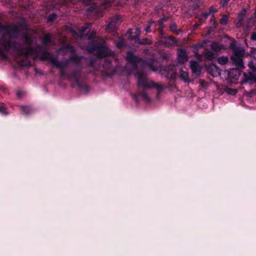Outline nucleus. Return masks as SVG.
I'll return each mask as SVG.
<instances>
[{
    "mask_svg": "<svg viewBox=\"0 0 256 256\" xmlns=\"http://www.w3.org/2000/svg\"><path fill=\"white\" fill-rule=\"evenodd\" d=\"M226 92L228 94L234 96L236 94V93L238 92V90L232 88H227L226 89Z\"/></svg>",
    "mask_w": 256,
    "mask_h": 256,
    "instance_id": "37",
    "label": "nucleus"
},
{
    "mask_svg": "<svg viewBox=\"0 0 256 256\" xmlns=\"http://www.w3.org/2000/svg\"><path fill=\"white\" fill-rule=\"evenodd\" d=\"M214 24H216V22H214Z\"/></svg>",
    "mask_w": 256,
    "mask_h": 256,
    "instance_id": "55",
    "label": "nucleus"
},
{
    "mask_svg": "<svg viewBox=\"0 0 256 256\" xmlns=\"http://www.w3.org/2000/svg\"><path fill=\"white\" fill-rule=\"evenodd\" d=\"M16 94L18 96V97H20L21 94H22V92H21L20 91H18L17 92H16Z\"/></svg>",
    "mask_w": 256,
    "mask_h": 256,
    "instance_id": "53",
    "label": "nucleus"
},
{
    "mask_svg": "<svg viewBox=\"0 0 256 256\" xmlns=\"http://www.w3.org/2000/svg\"><path fill=\"white\" fill-rule=\"evenodd\" d=\"M0 113L2 114L4 116L7 115L8 114V112L4 104H0Z\"/></svg>",
    "mask_w": 256,
    "mask_h": 256,
    "instance_id": "32",
    "label": "nucleus"
},
{
    "mask_svg": "<svg viewBox=\"0 0 256 256\" xmlns=\"http://www.w3.org/2000/svg\"><path fill=\"white\" fill-rule=\"evenodd\" d=\"M230 0H220V4L222 6H225L228 4Z\"/></svg>",
    "mask_w": 256,
    "mask_h": 256,
    "instance_id": "48",
    "label": "nucleus"
},
{
    "mask_svg": "<svg viewBox=\"0 0 256 256\" xmlns=\"http://www.w3.org/2000/svg\"><path fill=\"white\" fill-rule=\"evenodd\" d=\"M248 66L250 70L256 74V64L251 62L248 63Z\"/></svg>",
    "mask_w": 256,
    "mask_h": 256,
    "instance_id": "34",
    "label": "nucleus"
},
{
    "mask_svg": "<svg viewBox=\"0 0 256 256\" xmlns=\"http://www.w3.org/2000/svg\"><path fill=\"white\" fill-rule=\"evenodd\" d=\"M88 2H90V1H91V0H88Z\"/></svg>",
    "mask_w": 256,
    "mask_h": 256,
    "instance_id": "56",
    "label": "nucleus"
},
{
    "mask_svg": "<svg viewBox=\"0 0 256 256\" xmlns=\"http://www.w3.org/2000/svg\"><path fill=\"white\" fill-rule=\"evenodd\" d=\"M40 50V46L34 48L30 46H28L26 48L22 50V52L24 54V60H20V64L22 66H30V62L28 60V56L32 54H36Z\"/></svg>",
    "mask_w": 256,
    "mask_h": 256,
    "instance_id": "5",
    "label": "nucleus"
},
{
    "mask_svg": "<svg viewBox=\"0 0 256 256\" xmlns=\"http://www.w3.org/2000/svg\"><path fill=\"white\" fill-rule=\"evenodd\" d=\"M210 48L212 50L216 52H220L222 50H226V48L222 44H220L216 42H214L210 44Z\"/></svg>",
    "mask_w": 256,
    "mask_h": 256,
    "instance_id": "19",
    "label": "nucleus"
},
{
    "mask_svg": "<svg viewBox=\"0 0 256 256\" xmlns=\"http://www.w3.org/2000/svg\"><path fill=\"white\" fill-rule=\"evenodd\" d=\"M134 98L135 101L137 102H138V98H137L136 96L134 95Z\"/></svg>",
    "mask_w": 256,
    "mask_h": 256,
    "instance_id": "54",
    "label": "nucleus"
},
{
    "mask_svg": "<svg viewBox=\"0 0 256 256\" xmlns=\"http://www.w3.org/2000/svg\"><path fill=\"white\" fill-rule=\"evenodd\" d=\"M190 64L192 72L199 75L201 72L199 62L197 61L191 60L190 62Z\"/></svg>",
    "mask_w": 256,
    "mask_h": 256,
    "instance_id": "16",
    "label": "nucleus"
},
{
    "mask_svg": "<svg viewBox=\"0 0 256 256\" xmlns=\"http://www.w3.org/2000/svg\"><path fill=\"white\" fill-rule=\"evenodd\" d=\"M152 26H150V24L148 22V25L146 26V28H145V31L146 33H148V32H150L151 31H152V30H151V28Z\"/></svg>",
    "mask_w": 256,
    "mask_h": 256,
    "instance_id": "47",
    "label": "nucleus"
},
{
    "mask_svg": "<svg viewBox=\"0 0 256 256\" xmlns=\"http://www.w3.org/2000/svg\"><path fill=\"white\" fill-rule=\"evenodd\" d=\"M127 62L131 64L134 69H137L138 64L142 62L144 66H148L153 71H156L158 67L154 64V61L153 59L143 60L142 58L135 56L132 51H128L126 56Z\"/></svg>",
    "mask_w": 256,
    "mask_h": 256,
    "instance_id": "2",
    "label": "nucleus"
},
{
    "mask_svg": "<svg viewBox=\"0 0 256 256\" xmlns=\"http://www.w3.org/2000/svg\"><path fill=\"white\" fill-rule=\"evenodd\" d=\"M90 23H86L84 26L80 28V35H83L84 32L91 26Z\"/></svg>",
    "mask_w": 256,
    "mask_h": 256,
    "instance_id": "30",
    "label": "nucleus"
},
{
    "mask_svg": "<svg viewBox=\"0 0 256 256\" xmlns=\"http://www.w3.org/2000/svg\"><path fill=\"white\" fill-rule=\"evenodd\" d=\"M188 56L186 50L183 48L178 49L177 52V59L179 64H184L188 60Z\"/></svg>",
    "mask_w": 256,
    "mask_h": 256,
    "instance_id": "11",
    "label": "nucleus"
},
{
    "mask_svg": "<svg viewBox=\"0 0 256 256\" xmlns=\"http://www.w3.org/2000/svg\"><path fill=\"white\" fill-rule=\"evenodd\" d=\"M195 56H196V57L198 59V60H200V58H201V55H200V54L198 53V52H195Z\"/></svg>",
    "mask_w": 256,
    "mask_h": 256,
    "instance_id": "49",
    "label": "nucleus"
},
{
    "mask_svg": "<svg viewBox=\"0 0 256 256\" xmlns=\"http://www.w3.org/2000/svg\"><path fill=\"white\" fill-rule=\"evenodd\" d=\"M112 60L110 58L106 57L104 60V63L102 64V66L105 68V72L108 76H112L116 72V68L112 70Z\"/></svg>",
    "mask_w": 256,
    "mask_h": 256,
    "instance_id": "7",
    "label": "nucleus"
},
{
    "mask_svg": "<svg viewBox=\"0 0 256 256\" xmlns=\"http://www.w3.org/2000/svg\"><path fill=\"white\" fill-rule=\"evenodd\" d=\"M42 41L44 46H47L52 41V36L50 34H46L42 38Z\"/></svg>",
    "mask_w": 256,
    "mask_h": 256,
    "instance_id": "21",
    "label": "nucleus"
},
{
    "mask_svg": "<svg viewBox=\"0 0 256 256\" xmlns=\"http://www.w3.org/2000/svg\"><path fill=\"white\" fill-rule=\"evenodd\" d=\"M138 84L140 86H142L144 88H156L158 90V96L159 94L164 90V87L162 85L153 81H148L147 78L143 75L142 73L138 74Z\"/></svg>",
    "mask_w": 256,
    "mask_h": 256,
    "instance_id": "4",
    "label": "nucleus"
},
{
    "mask_svg": "<svg viewBox=\"0 0 256 256\" xmlns=\"http://www.w3.org/2000/svg\"><path fill=\"white\" fill-rule=\"evenodd\" d=\"M52 62L53 66H56L57 68H64L68 66L70 61L68 60L60 62L58 60V57L56 56L55 60H52Z\"/></svg>",
    "mask_w": 256,
    "mask_h": 256,
    "instance_id": "15",
    "label": "nucleus"
},
{
    "mask_svg": "<svg viewBox=\"0 0 256 256\" xmlns=\"http://www.w3.org/2000/svg\"><path fill=\"white\" fill-rule=\"evenodd\" d=\"M168 18H169L168 16H166L164 15L162 18H160L159 20H158V23L160 26V28H158L159 34H164V29L165 28V26L164 24V22L168 21Z\"/></svg>",
    "mask_w": 256,
    "mask_h": 256,
    "instance_id": "18",
    "label": "nucleus"
},
{
    "mask_svg": "<svg viewBox=\"0 0 256 256\" xmlns=\"http://www.w3.org/2000/svg\"><path fill=\"white\" fill-rule=\"evenodd\" d=\"M84 58V56H78V54H75V53L73 54H71V56L68 58L69 60L76 66V68L74 70H80V78L82 75V71L84 68L83 66H82V60Z\"/></svg>",
    "mask_w": 256,
    "mask_h": 256,
    "instance_id": "6",
    "label": "nucleus"
},
{
    "mask_svg": "<svg viewBox=\"0 0 256 256\" xmlns=\"http://www.w3.org/2000/svg\"><path fill=\"white\" fill-rule=\"evenodd\" d=\"M250 53L251 56H252L254 58L256 59V48H252Z\"/></svg>",
    "mask_w": 256,
    "mask_h": 256,
    "instance_id": "43",
    "label": "nucleus"
},
{
    "mask_svg": "<svg viewBox=\"0 0 256 256\" xmlns=\"http://www.w3.org/2000/svg\"><path fill=\"white\" fill-rule=\"evenodd\" d=\"M176 72H172V74L171 75L172 78H174L176 76Z\"/></svg>",
    "mask_w": 256,
    "mask_h": 256,
    "instance_id": "52",
    "label": "nucleus"
},
{
    "mask_svg": "<svg viewBox=\"0 0 256 256\" xmlns=\"http://www.w3.org/2000/svg\"><path fill=\"white\" fill-rule=\"evenodd\" d=\"M112 52L107 46L100 44L96 52V56L98 58L102 59L111 56Z\"/></svg>",
    "mask_w": 256,
    "mask_h": 256,
    "instance_id": "8",
    "label": "nucleus"
},
{
    "mask_svg": "<svg viewBox=\"0 0 256 256\" xmlns=\"http://www.w3.org/2000/svg\"><path fill=\"white\" fill-rule=\"evenodd\" d=\"M238 72V70L237 69H236V70H232L230 72V75L232 74L234 72Z\"/></svg>",
    "mask_w": 256,
    "mask_h": 256,
    "instance_id": "51",
    "label": "nucleus"
},
{
    "mask_svg": "<svg viewBox=\"0 0 256 256\" xmlns=\"http://www.w3.org/2000/svg\"><path fill=\"white\" fill-rule=\"evenodd\" d=\"M250 40L253 41H256V32H252L251 34Z\"/></svg>",
    "mask_w": 256,
    "mask_h": 256,
    "instance_id": "46",
    "label": "nucleus"
},
{
    "mask_svg": "<svg viewBox=\"0 0 256 256\" xmlns=\"http://www.w3.org/2000/svg\"><path fill=\"white\" fill-rule=\"evenodd\" d=\"M84 59L86 60V64L88 66L93 67L95 64L96 61L94 59L84 57Z\"/></svg>",
    "mask_w": 256,
    "mask_h": 256,
    "instance_id": "29",
    "label": "nucleus"
},
{
    "mask_svg": "<svg viewBox=\"0 0 256 256\" xmlns=\"http://www.w3.org/2000/svg\"><path fill=\"white\" fill-rule=\"evenodd\" d=\"M228 61V58L227 56H222L218 58V62L219 64L222 65L226 64Z\"/></svg>",
    "mask_w": 256,
    "mask_h": 256,
    "instance_id": "27",
    "label": "nucleus"
},
{
    "mask_svg": "<svg viewBox=\"0 0 256 256\" xmlns=\"http://www.w3.org/2000/svg\"><path fill=\"white\" fill-rule=\"evenodd\" d=\"M140 96L146 102H149L150 101V98L144 90H142L140 93Z\"/></svg>",
    "mask_w": 256,
    "mask_h": 256,
    "instance_id": "28",
    "label": "nucleus"
},
{
    "mask_svg": "<svg viewBox=\"0 0 256 256\" xmlns=\"http://www.w3.org/2000/svg\"><path fill=\"white\" fill-rule=\"evenodd\" d=\"M228 17L226 15H224L220 19V23L222 24L226 25L228 24Z\"/></svg>",
    "mask_w": 256,
    "mask_h": 256,
    "instance_id": "38",
    "label": "nucleus"
},
{
    "mask_svg": "<svg viewBox=\"0 0 256 256\" xmlns=\"http://www.w3.org/2000/svg\"><path fill=\"white\" fill-rule=\"evenodd\" d=\"M209 16V14L208 12H204L202 14V17L200 18V20H206L208 16Z\"/></svg>",
    "mask_w": 256,
    "mask_h": 256,
    "instance_id": "45",
    "label": "nucleus"
},
{
    "mask_svg": "<svg viewBox=\"0 0 256 256\" xmlns=\"http://www.w3.org/2000/svg\"><path fill=\"white\" fill-rule=\"evenodd\" d=\"M38 56H39L42 60H48L53 65L52 60H55L56 56H54L48 51H43L41 50L40 46V50L38 54H36Z\"/></svg>",
    "mask_w": 256,
    "mask_h": 256,
    "instance_id": "10",
    "label": "nucleus"
},
{
    "mask_svg": "<svg viewBox=\"0 0 256 256\" xmlns=\"http://www.w3.org/2000/svg\"><path fill=\"white\" fill-rule=\"evenodd\" d=\"M60 72V77L64 78L69 81H74L80 90H84L88 92L90 88L88 85L82 82L80 78V70H72L71 72H66L64 68H58Z\"/></svg>",
    "mask_w": 256,
    "mask_h": 256,
    "instance_id": "3",
    "label": "nucleus"
},
{
    "mask_svg": "<svg viewBox=\"0 0 256 256\" xmlns=\"http://www.w3.org/2000/svg\"><path fill=\"white\" fill-rule=\"evenodd\" d=\"M207 70L212 76L215 77L220 75V70L215 64H212L206 67Z\"/></svg>",
    "mask_w": 256,
    "mask_h": 256,
    "instance_id": "12",
    "label": "nucleus"
},
{
    "mask_svg": "<svg viewBox=\"0 0 256 256\" xmlns=\"http://www.w3.org/2000/svg\"><path fill=\"white\" fill-rule=\"evenodd\" d=\"M170 30L172 32H176L177 30V26L176 22H172L170 26Z\"/></svg>",
    "mask_w": 256,
    "mask_h": 256,
    "instance_id": "40",
    "label": "nucleus"
},
{
    "mask_svg": "<svg viewBox=\"0 0 256 256\" xmlns=\"http://www.w3.org/2000/svg\"><path fill=\"white\" fill-rule=\"evenodd\" d=\"M139 36L138 35H136L134 36H133L132 37V39L136 40L138 39V40L136 42L140 44H150L148 42L150 41L148 38H143L142 40H140L139 38Z\"/></svg>",
    "mask_w": 256,
    "mask_h": 256,
    "instance_id": "25",
    "label": "nucleus"
},
{
    "mask_svg": "<svg viewBox=\"0 0 256 256\" xmlns=\"http://www.w3.org/2000/svg\"><path fill=\"white\" fill-rule=\"evenodd\" d=\"M216 10L212 8H210V13H214L216 12Z\"/></svg>",
    "mask_w": 256,
    "mask_h": 256,
    "instance_id": "50",
    "label": "nucleus"
},
{
    "mask_svg": "<svg viewBox=\"0 0 256 256\" xmlns=\"http://www.w3.org/2000/svg\"><path fill=\"white\" fill-rule=\"evenodd\" d=\"M231 60L234 64L237 69H242L244 68V64L242 58L231 57Z\"/></svg>",
    "mask_w": 256,
    "mask_h": 256,
    "instance_id": "17",
    "label": "nucleus"
},
{
    "mask_svg": "<svg viewBox=\"0 0 256 256\" xmlns=\"http://www.w3.org/2000/svg\"><path fill=\"white\" fill-rule=\"evenodd\" d=\"M246 10L242 9L238 14V24H242L243 22L244 18L246 16Z\"/></svg>",
    "mask_w": 256,
    "mask_h": 256,
    "instance_id": "23",
    "label": "nucleus"
},
{
    "mask_svg": "<svg viewBox=\"0 0 256 256\" xmlns=\"http://www.w3.org/2000/svg\"><path fill=\"white\" fill-rule=\"evenodd\" d=\"M180 78L181 80L184 82H189L188 73L187 72L181 70L180 71Z\"/></svg>",
    "mask_w": 256,
    "mask_h": 256,
    "instance_id": "22",
    "label": "nucleus"
},
{
    "mask_svg": "<svg viewBox=\"0 0 256 256\" xmlns=\"http://www.w3.org/2000/svg\"><path fill=\"white\" fill-rule=\"evenodd\" d=\"M99 44L98 43H92L87 48L86 50L90 53H92L95 51L97 52Z\"/></svg>",
    "mask_w": 256,
    "mask_h": 256,
    "instance_id": "24",
    "label": "nucleus"
},
{
    "mask_svg": "<svg viewBox=\"0 0 256 256\" xmlns=\"http://www.w3.org/2000/svg\"><path fill=\"white\" fill-rule=\"evenodd\" d=\"M204 46V44H198L193 46V48H194L196 52H198V50L200 48H202Z\"/></svg>",
    "mask_w": 256,
    "mask_h": 256,
    "instance_id": "41",
    "label": "nucleus"
},
{
    "mask_svg": "<svg viewBox=\"0 0 256 256\" xmlns=\"http://www.w3.org/2000/svg\"><path fill=\"white\" fill-rule=\"evenodd\" d=\"M96 35V31L94 30H93L92 32L86 34V36L87 37V38L88 40H92L94 38Z\"/></svg>",
    "mask_w": 256,
    "mask_h": 256,
    "instance_id": "31",
    "label": "nucleus"
},
{
    "mask_svg": "<svg viewBox=\"0 0 256 256\" xmlns=\"http://www.w3.org/2000/svg\"><path fill=\"white\" fill-rule=\"evenodd\" d=\"M230 48L232 50L233 56L231 57L242 58L244 54V50L236 45L234 40H232L230 44Z\"/></svg>",
    "mask_w": 256,
    "mask_h": 256,
    "instance_id": "9",
    "label": "nucleus"
},
{
    "mask_svg": "<svg viewBox=\"0 0 256 256\" xmlns=\"http://www.w3.org/2000/svg\"><path fill=\"white\" fill-rule=\"evenodd\" d=\"M205 58L208 60H212L215 58L214 54L211 51H207L204 53Z\"/></svg>",
    "mask_w": 256,
    "mask_h": 256,
    "instance_id": "26",
    "label": "nucleus"
},
{
    "mask_svg": "<svg viewBox=\"0 0 256 256\" xmlns=\"http://www.w3.org/2000/svg\"><path fill=\"white\" fill-rule=\"evenodd\" d=\"M244 83H246L248 82H256V74H254L251 70L248 73L244 72Z\"/></svg>",
    "mask_w": 256,
    "mask_h": 256,
    "instance_id": "14",
    "label": "nucleus"
},
{
    "mask_svg": "<svg viewBox=\"0 0 256 256\" xmlns=\"http://www.w3.org/2000/svg\"><path fill=\"white\" fill-rule=\"evenodd\" d=\"M57 14L56 13L50 14L47 18V22L48 23L54 22L56 18Z\"/></svg>",
    "mask_w": 256,
    "mask_h": 256,
    "instance_id": "33",
    "label": "nucleus"
},
{
    "mask_svg": "<svg viewBox=\"0 0 256 256\" xmlns=\"http://www.w3.org/2000/svg\"><path fill=\"white\" fill-rule=\"evenodd\" d=\"M21 113L24 114H30L33 112V109L30 106H22Z\"/></svg>",
    "mask_w": 256,
    "mask_h": 256,
    "instance_id": "20",
    "label": "nucleus"
},
{
    "mask_svg": "<svg viewBox=\"0 0 256 256\" xmlns=\"http://www.w3.org/2000/svg\"><path fill=\"white\" fill-rule=\"evenodd\" d=\"M106 29L116 30V26H114L112 22H110L106 26Z\"/></svg>",
    "mask_w": 256,
    "mask_h": 256,
    "instance_id": "42",
    "label": "nucleus"
},
{
    "mask_svg": "<svg viewBox=\"0 0 256 256\" xmlns=\"http://www.w3.org/2000/svg\"><path fill=\"white\" fill-rule=\"evenodd\" d=\"M159 34L161 39H164L166 40V42L164 44L166 46H169L170 45H172V44H176V38L172 36H166L164 32L163 34Z\"/></svg>",
    "mask_w": 256,
    "mask_h": 256,
    "instance_id": "13",
    "label": "nucleus"
},
{
    "mask_svg": "<svg viewBox=\"0 0 256 256\" xmlns=\"http://www.w3.org/2000/svg\"><path fill=\"white\" fill-rule=\"evenodd\" d=\"M150 24V26H151L152 27H154L155 28L157 25L158 24L157 21H152L150 20L148 22Z\"/></svg>",
    "mask_w": 256,
    "mask_h": 256,
    "instance_id": "44",
    "label": "nucleus"
},
{
    "mask_svg": "<svg viewBox=\"0 0 256 256\" xmlns=\"http://www.w3.org/2000/svg\"><path fill=\"white\" fill-rule=\"evenodd\" d=\"M116 46L118 48H124L126 46V43L124 40H120L116 44Z\"/></svg>",
    "mask_w": 256,
    "mask_h": 256,
    "instance_id": "39",
    "label": "nucleus"
},
{
    "mask_svg": "<svg viewBox=\"0 0 256 256\" xmlns=\"http://www.w3.org/2000/svg\"><path fill=\"white\" fill-rule=\"evenodd\" d=\"M64 48L70 51L72 53V54H73L75 53L76 50L74 47L70 44L66 45L64 46Z\"/></svg>",
    "mask_w": 256,
    "mask_h": 256,
    "instance_id": "35",
    "label": "nucleus"
},
{
    "mask_svg": "<svg viewBox=\"0 0 256 256\" xmlns=\"http://www.w3.org/2000/svg\"><path fill=\"white\" fill-rule=\"evenodd\" d=\"M22 24H20L19 26L16 24H12L8 25L0 26V31H4L5 34L2 36V46L3 49L8 52L12 48H16L17 47V42L16 41L12 40V39L18 38V34L20 32V26Z\"/></svg>",
    "mask_w": 256,
    "mask_h": 256,
    "instance_id": "1",
    "label": "nucleus"
},
{
    "mask_svg": "<svg viewBox=\"0 0 256 256\" xmlns=\"http://www.w3.org/2000/svg\"><path fill=\"white\" fill-rule=\"evenodd\" d=\"M7 52H8L5 51L4 49L0 48V57L2 58L4 60H8V56L6 54Z\"/></svg>",
    "mask_w": 256,
    "mask_h": 256,
    "instance_id": "36",
    "label": "nucleus"
}]
</instances>
